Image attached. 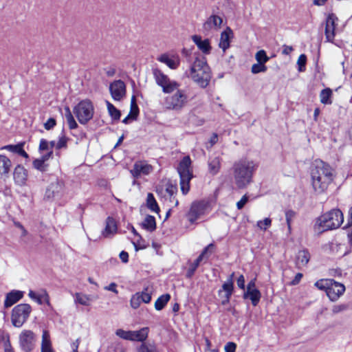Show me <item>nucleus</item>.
Returning a JSON list of instances; mask_svg holds the SVG:
<instances>
[{
    "label": "nucleus",
    "instance_id": "nucleus-1",
    "mask_svg": "<svg viewBox=\"0 0 352 352\" xmlns=\"http://www.w3.org/2000/svg\"><path fill=\"white\" fill-rule=\"evenodd\" d=\"M257 168L254 161L246 158L234 162L230 170L236 187L239 189L246 188L253 182V175Z\"/></svg>",
    "mask_w": 352,
    "mask_h": 352
},
{
    "label": "nucleus",
    "instance_id": "nucleus-2",
    "mask_svg": "<svg viewBox=\"0 0 352 352\" xmlns=\"http://www.w3.org/2000/svg\"><path fill=\"white\" fill-rule=\"evenodd\" d=\"M333 169L329 164L322 161L316 160L311 166L312 186L315 191L323 192L333 181Z\"/></svg>",
    "mask_w": 352,
    "mask_h": 352
},
{
    "label": "nucleus",
    "instance_id": "nucleus-3",
    "mask_svg": "<svg viewBox=\"0 0 352 352\" xmlns=\"http://www.w3.org/2000/svg\"><path fill=\"white\" fill-rule=\"evenodd\" d=\"M343 220L342 211L340 209H332L317 219L314 229L319 233L336 229L341 226Z\"/></svg>",
    "mask_w": 352,
    "mask_h": 352
},
{
    "label": "nucleus",
    "instance_id": "nucleus-4",
    "mask_svg": "<svg viewBox=\"0 0 352 352\" xmlns=\"http://www.w3.org/2000/svg\"><path fill=\"white\" fill-rule=\"evenodd\" d=\"M190 157L187 155L183 157L177 167V172L180 178L181 190L184 195H186L189 192L190 182L193 177L192 172L190 170Z\"/></svg>",
    "mask_w": 352,
    "mask_h": 352
},
{
    "label": "nucleus",
    "instance_id": "nucleus-5",
    "mask_svg": "<svg viewBox=\"0 0 352 352\" xmlns=\"http://www.w3.org/2000/svg\"><path fill=\"white\" fill-rule=\"evenodd\" d=\"M176 92L166 96L163 102V106L166 110L181 111L188 103V99L186 91L177 89Z\"/></svg>",
    "mask_w": 352,
    "mask_h": 352
},
{
    "label": "nucleus",
    "instance_id": "nucleus-6",
    "mask_svg": "<svg viewBox=\"0 0 352 352\" xmlns=\"http://www.w3.org/2000/svg\"><path fill=\"white\" fill-rule=\"evenodd\" d=\"M73 112L81 124H86L93 118L94 105L90 100H82L74 107Z\"/></svg>",
    "mask_w": 352,
    "mask_h": 352
},
{
    "label": "nucleus",
    "instance_id": "nucleus-7",
    "mask_svg": "<svg viewBox=\"0 0 352 352\" xmlns=\"http://www.w3.org/2000/svg\"><path fill=\"white\" fill-rule=\"evenodd\" d=\"M152 72L156 84L162 87V91L164 94H170L179 88V84L175 80H170L160 69L154 68L152 69Z\"/></svg>",
    "mask_w": 352,
    "mask_h": 352
},
{
    "label": "nucleus",
    "instance_id": "nucleus-8",
    "mask_svg": "<svg viewBox=\"0 0 352 352\" xmlns=\"http://www.w3.org/2000/svg\"><path fill=\"white\" fill-rule=\"evenodd\" d=\"M32 311L29 304H19L15 306L12 311L11 320L15 327H21L28 320Z\"/></svg>",
    "mask_w": 352,
    "mask_h": 352
},
{
    "label": "nucleus",
    "instance_id": "nucleus-9",
    "mask_svg": "<svg viewBox=\"0 0 352 352\" xmlns=\"http://www.w3.org/2000/svg\"><path fill=\"white\" fill-rule=\"evenodd\" d=\"M209 207L208 201L204 200L195 201L191 204L190 208L186 217L191 224L199 219L202 215L205 214Z\"/></svg>",
    "mask_w": 352,
    "mask_h": 352
},
{
    "label": "nucleus",
    "instance_id": "nucleus-10",
    "mask_svg": "<svg viewBox=\"0 0 352 352\" xmlns=\"http://www.w3.org/2000/svg\"><path fill=\"white\" fill-rule=\"evenodd\" d=\"M19 344L23 352H31L35 346V335L30 330H24L19 335Z\"/></svg>",
    "mask_w": 352,
    "mask_h": 352
},
{
    "label": "nucleus",
    "instance_id": "nucleus-11",
    "mask_svg": "<svg viewBox=\"0 0 352 352\" xmlns=\"http://www.w3.org/2000/svg\"><path fill=\"white\" fill-rule=\"evenodd\" d=\"M190 76L200 87L206 88L209 85L212 77L210 68L205 67L204 70L190 73Z\"/></svg>",
    "mask_w": 352,
    "mask_h": 352
},
{
    "label": "nucleus",
    "instance_id": "nucleus-12",
    "mask_svg": "<svg viewBox=\"0 0 352 352\" xmlns=\"http://www.w3.org/2000/svg\"><path fill=\"white\" fill-rule=\"evenodd\" d=\"M64 188V182L62 180L56 179L52 182L46 189L45 199L50 200L62 195Z\"/></svg>",
    "mask_w": 352,
    "mask_h": 352
},
{
    "label": "nucleus",
    "instance_id": "nucleus-13",
    "mask_svg": "<svg viewBox=\"0 0 352 352\" xmlns=\"http://www.w3.org/2000/svg\"><path fill=\"white\" fill-rule=\"evenodd\" d=\"M109 91L112 98L117 101L121 100L126 94V85L122 80H114L110 84Z\"/></svg>",
    "mask_w": 352,
    "mask_h": 352
},
{
    "label": "nucleus",
    "instance_id": "nucleus-14",
    "mask_svg": "<svg viewBox=\"0 0 352 352\" xmlns=\"http://www.w3.org/2000/svg\"><path fill=\"white\" fill-rule=\"evenodd\" d=\"M345 292V286L331 279L327 295L331 301H336Z\"/></svg>",
    "mask_w": 352,
    "mask_h": 352
},
{
    "label": "nucleus",
    "instance_id": "nucleus-15",
    "mask_svg": "<svg viewBox=\"0 0 352 352\" xmlns=\"http://www.w3.org/2000/svg\"><path fill=\"white\" fill-rule=\"evenodd\" d=\"M338 21V17L333 13L329 14L326 19L324 34L327 41L328 42H333L334 39L336 26V22Z\"/></svg>",
    "mask_w": 352,
    "mask_h": 352
},
{
    "label": "nucleus",
    "instance_id": "nucleus-16",
    "mask_svg": "<svg viewBox=\"0 0 352 352\" xmlns=\"http://www.w3.org/2000/svg\"><path fill=\"white\" fill-rule=\"evenodd\" d=\"M223 19L218 15L212 14L203 24V30L206 33L210 32L212 29L218 30L221 28Z\"/></svg>",
    "mask_w": 352,
    "mask_h": 352
},
{
    "label": "nucleus",
    "instance_id": "nucleus-17",
    "mask_svg": "<svg viewBox=\"0 0 352 352\" xmlns=\"http://www.w3.org/2000/svg\"><path fill=\"white\" fill-rule=\"evenodd\" d=\"M152 170V166L142 162H137L131 170V173L134 178H139L142 175H148Z\"/></svg>",
    "mask_w": 352,
    "mask_h": 352
},
{
    "label": "nucleus",
    "instance_id": "nucleus-18",
    "mask_svg": "<svg viewBox=\"0 0 352 352\" xmlns=\"http://www.w3.org/2000/svg\"><path fill=\"white\" fill-rule=\"evenodd\" d=\"M192 40L197 46L199 50H200L204 54H209L210 53L212 47L208 38L202 40L201 36L195 34L192 36Z\"/></svg>",
    "mask_w": 352,
    "mask_h": 352
},
{
    "label": "nucleus",
    "instance_id": "nucleus-19",
    "mask_svg": "<svg viewBox=\"0 0 352 352\" xmlns=\"http://www.w3.org/2000/svg\"><path fill=\"white\" fill-rule=\"evenodd\" d=\"M233 37V32L230 28L227 27L226 29L221 34L219 46L225 52L230 46V40Z\"/></svg>",
    "mask_w": 352,
    "mask_h": 352
},
{
    "label": "nucleus",
    "instance_id": "nucleus-20",
    "mask_svg": "<svg viewBox=\"0 0 352 352\" xmlns=\"http://www.w3.org/2000/svg\"><path fill=\"white\" fill-rule=\"evenodd\" d=\"M52 155L53 151H50L49 152H47V153L43 155L41 158L35 159L32 162L33 167L41 172L46 171L48 165L45 162L52 157Z\"/></svg>",
    "mask_w": 352,
    "mask_h": 352
},
{
    "label": "nucleus",
    "instance_id": "nucleus-21",
    "mask_svg": "<svg viewBox=\"0 0 352 352\" xmlns=\"http://www.w3.org/2000/svg\"><path fill=\"white\" fill-rule=\"evenodd\" d=\"M14 179L19 185H24L28 179V170L21 165L15 167L14 173Z\"/></svg>",
    "mask_w": 352,
    "mask_h": 352
},
{
    "label": "nucleus",
    "instance_id": "nucleus-22",
    "mask_svg": "<svg viewBox=\"0 0 352 352\" xmlns=\"http://www.w3.org/2000/svg\"><path fill=\"white\" fill-rule=\"evenodd\" d=\"M23 296V292L19 290H12L8 293L4 301V307L8 308L17 302Z\"/></svg>",
    "mask_w": 352,
    "mask_h": 352
},
{
    "label": "nucleus",
    "instance_id": "nucleus-23",
    "mask_svg": "<svg viewBox=\"0 0 352 352\" xmlns=\"http://www.w3.org/2000/svg\"><path fill=\"white\" fill-rule=\"evenodd\" d=\"M205 67H209L207 63L206 58L201 54H197L195 57V60L190 66V73H195V72H200L204 70Z\"/></svg>",
    "mask_w": 352,
    "mask_h": 352
},
{
    "label": "nucleus",
    "instance_id": "nucleus-24",
    "mask_svg": "<svg viewBox=\"0 0 352 352\" xmlns=\"http://www.w3.org/2000/svg\"><path fill=\"white\" fill-rule=\"evenodd\" d=\"M243 299H250L253 306H257L261 298V292L256 289L246 290L243 295Z\"/></svg>",
    "mask_w": 352,
    "mask_h": 352
},
{
    "label": "nucleus",
    "instance_id": "nucleus-25",
    "mask_svg": "<svg viewBox=\"0 0 352 352\" xmlns=\"http://www.w3.org/2000/svg\"><path fill=\"white\" fill-rule=\"evenodd\" d=\"M117 231V224L113 217H108L106 219V226L102 231V235L104 237H109L115 234Z\"/></svg>",
    "mask_w": 352,
    "mask_h": 352
},
{
    "label": "nucleus",
    "instance_id": "nucleus-26",
    "mask_svg": "<svg viewBox=\"0 0 352 352\" xmlns=\"http://www.w3.org/2000/svg\"><path fill=\"white\" fill-rule=\"evenodd\" d=\"M23 146L24 142H21L15 145L9 144L4 146L3 147L1 148V149H6L10 152L17 153L19 155L27 159L29 157V155L24 151Z\"/></svg>",
    "mask_w": 352,
    "mask_h": 352
},
{
    "label": "nucleus",
    "instance_id": "nucleus-27",
    "mask_svg": "<svg viewBox=\"0 0 352 352\" xmlns=\"http://www.w3.org/2000/svg\"><path fill=\"white\" fill-rule=\"evenodd\" d=\"M148 327H143L138 331H132L131 341H138L143 343L148 338Z\"/></svg>",
    "mask_w": 352,
    "mask_h": 352
},
{
    "label": "nucleus",
    "instance_id": "nucleus-28",
    "mask_svg": "<svg viewBox=\"0 0 352 352\" xmlns=\"http://www.w3.org/2000/svg\"><path fill=\"white\" fill-rule=\"evenodd\" d=\"M141 226L150 232H154L157 228L155 218L152 215L147 214L142 222Z\"/></svg>",
    "mask_w": 352,
    "mask_h": 352
},
{
    "label": "nucleus",
    "instance_id": "nucleus-29",
    "mask_svg": "<svg viewBox=\"0 0 352 352\" xmlns=\"http://www.w3.org/2000/svg\"><path fill=\"white\" fill-rule=\"evenodd\" d=\"M221 168V159L219 157L210 158L208 161L209 172L212 175H217Z\"/></svg>",
    "mask_w": 352,
    "mask_h": 352
},
{
    "label": "nucleus",
    "instance_id": "nucleus-30",
    "mask_svg": "<svg viewBox=\"0 0 352 352\" xmlns=\"http://www.w3.org/2000/svg\"><path fill=\"white\" fill-rule=\"evenodd\" d=\"M146 207L156 213H159L160 211L158 204L153 193L148 192L146 197Z\"/></svg>",
    "mask_w": 352,
    "mask_h": 352
},
{
    "label": "nucleus",
    "instance_id": "nucleus-31",
    "mask_svg": "<svg viewBox=\"0 0 352 352\" xmlns=\"http://www.w3.org/2000/svg\"><path fill=\"white\" fill-rule=\"evenodd\" d=\"M157 60L161 63L166 64L169 68L172 69H175L179 66V63L176 62L172 58H170L168 55L166 54H163L160 56Z\"/></svg>",
    "mask_w": 352,
    "mask_h": 352
},
{
    "label": "nucleus",
    "instance_id": "nucleus-32",
    "mask_svg": "<svg viewBox=\"0 0 352 352\" xmlns=\"http://www.w3.org/2000/svg\"><path fill=\"white\" fill-rule=\"evenodd\" d=\"M333 96L332 90L330 88H325L320 91V102L324 104H332L331 97Z\"/></svg>",
    "mask_w": 352,
    "mask_h": 352
},
{
    "label": "nucleus",
    "instance_id": "nucleus-33",
    "mask_svg": "<svg viewBox=\"0 0 352 352\" xmlns=\"http://www.w3.org/2000/svg\"><path fill=\"white\" fill-rule=\"evenodd\" d=\"M170 299V295L169 294H165L160 296L155 302V309L157 311L163 309Z\"/></svg>",
    "mask_w": 352,
    "mask_h": 352
},
{
    "label": "nucleus",
    "instance_id": "nucleus-34",
    "mask_svg": "<svg viewBox=\"0 0 352 352\" xmlns=\"http://www.w3.org/2000/svg\"><path fill=\"white\" fill-rule=\"evenodd\" d=\"M11 166V161L5 155H0V174H6Z\"/></svg>",
    "mask_w": 352,
    "mask_h": 352
},
{
    "label": "nucleus",
    "instance_id": "nucleus-35",
    "mask_svg": "<svg viewBox=\"0 0 352 352\" xmlns=\"http://www.w3.org/2000/svg\"><path fill=\"white\" fill-rule=\"evenodd\" d=\"M296 258L298 264L305 266L308 263L310 259L309 252L307 250H300L298 252Z\"/></svg>",
    "mask_w": 352,
    "mask_h": 352
},
{
    "label": "nucleus",
    "instance_id": "nucleus-36",
    "mask_svg": "<svg viewBox=\"0 0 352 352\" xmlns=\"http://www.w3.org/2000/svg\"><path fill=\"white\" fill-rule=\"evenodd\" d=\"M107 106L108 112L111 116V118L113 120H119L121 116V112L119 109H118L113 104H112L109 101H107Z\"/></svg>",
    "mask_w": 352,
    "mask_h": 352
},
{
    "label": "nucleus",
    "instance_id": "nucleus-37",
    "mask_svg": "<svg viewBox=\"0 0 352 352\" xmlns=\"http://www.w3.org/2000/svg\"><path fill=\"white\" fill-rule=\"evenodd\" d=\"M352 307L351 302L342 303L338 305H335L332 307V312L334 314H337L341 312H344L350 309Z\"/></svg>",
    "mask_w": 352,
    "mask_h": 352
},
{
    "label": "nucleus",
    "instance_id": "nucleus-38",
    "mask_svg": "<svg viewBox=\"0 0 352 352\" xmlns=\"http://www.w3.org/2000/svg\"><path fill=\"white\" fill-rule=\"evenodd\" d=\"M52 344L50 333L47 331L44 330L42 335L41 351L45 349H51Z\"/></svg>",
    "mask_w": 352,
    "mask_h": 352
},
{
    "label": "nucleus",
    "instance_id": "nucleus-39",
    "mask_svg": "<svg viewBox=\"0 0 352 352\" xmlns=\"http://www.w3.org/2000/svg\"><path fill=\"white\" fill-rule=\"evenodd\" d=\"M139 107L136 104V98L135 96H133L131 101V110L130 113L131 115V120H136L139 115Z\"/></svg>",
    "mask_w": 352,
    "mask_h": 352
},
{
    "label": "nucleus",
    "instance_id": "nucleus-40",
    "mask_svg": "<svg viewBox=\"0 0 352 352\" xmlns=\"http://www.w3.org/2000/svg\"><path fill=\"white\" fill-rule=\"evenodd\" d=\"M203 260L201 259V258H199L197 257L192 263L190 264L187 272H186V277L187 278H191L196 270L197 269V267H199V265H200V263Z\"/></svg>",
    "mask_w": 352,
    "mask_h": 352
},
{
    "label": "nucleus",
    "instance_id": "nucleus-41",
    "mask_svg": "<svg viewBox=\"0 0 352 352\" xmlns=\"http://www.w3.org/2000/svg\"><path fill=\"white\" fill-rule=\"evenodd\" d=\"M331 283V278L321 279L315 283V286L320 290L325 291L327 293Z\"/></svg>",
    "mask_w": 352,
    "mask_h": 352
},
{
    "label": "nucleus",
    "instance_id": "nucleus-42",
    "mask_svg": "<svg viewBox=\"0 0 352 352\" xmlns=\"http://www.w3.org/2000/svg\"><path fill=\"white\" fill-rule=\"evenodd\" d=\"M156 347L154 344L143 342L137 348V352H155Z\"/></svg>",
    "mask_w": 352,
    "mask_h": 352
},
{
    "label": "nucleus",
    "instance_id": "nucleus-43",
    "mask_svg": "<svg viewBox=\"0 0 352 352\" xmlns=\"http://www.w3.org/2000/svg\"><path fill=\"white\" fill-rule=\"evenodd\" d=\"M255 58L258 63L264 64L270 60V57L267 56V53L264 50L258 51L255 54Z\"/></svg>",
    "mask_w": 352,
    "mask_h": 352
},
{
    "label": "nucleus",
    "instance_id": "nucleus-44",
    "mask_svg": "<svg viewBox=\"0 0 352 352\" xmlns=\"http://www.w3.org/2000/svg\"><path fill=\"white\" fill-rule=\"evenodd\" d=\"M0 343L3 344L4 347H10L11 345L10 341V335L8 332L0 329Z\"/></svg>",
    "mask_w": 352,
    "mask_h": 352
},
{
    "label": "nucleus",
    "instance_id": "nucleus-45",
    "mask_svg": "<svg viewBox=\"0 0 352 352\" xmlns=\"http://www.w3.org/2000/svg\"><path fill=\"white\" fill-rule=\"evenodd\" d=\"M267 69V66L264 63H255L252 65L251 67V72L254 74H256L261 72H265Z\"/></svg>",
    "mask_w": 352,
    "mask_h": 352
},
{
    "label": "nucleus",
    "instance_id": "nucleus-46",
    "mask_svg": "<svg viewBox=\"0 0 352 352\" xmlns=\"http://www.w3.org/2000/svg\"><path fill=\"white\" fill-rule=\"evenodd\" d=\"M214 248V243H210L208 245L205 247L202 250L201 253L198 256L201 259L208 258L212 252V249Z\"/></svg>",
    "mask_w": 352,
    "mask_h": 352
},
{
    "label": "nucleus",
    "instance_id": "nucleus-47",
    "mask_svg": "<svg viewBox=\"0 0 352 352\" xmlns=\"http://www.w3.org/2000/svg\"><path fill=\"white\" fill-rule=\"evenodd\" d=\"M307 56L305 54H300L297 60L298 70L300 72L306 70Z\"/></svg>",
    "mask_w": 352,
    "mask_h": 352
},
{
    "label": "nucleus",
    "instance_id": "nucleus-48",
    "mask_svg": "<svg viewBox=\"0 0 352 352\" xmlns=\"http://www.w3.org/2000/svg\"><path fill=\"white\" fill-rule=\"evenodd\" d=\"M116 335L124 340L131 341L132 331H124L122 329H118L116 331Z\"/></svg>",
    "mask_w": 352,
    "mask_h": 352
},
{
    "label": "nucleus",
    "instance_id": "nucleus-49",
    "mask_svg": "<svg viewBox=\"0 0 352 352\" xmlns=\"http://www.w3.org/2000/svg\"><path fill=\"white\" fill-rule=\"evenodd\" d=\"M133 244L135 251L146 249L148 246V243L142 236L136 242H133Z\"/></svg>",
    "mask_w": 352,
    "mask_h": 352
},
{
    "label": "nucleus",
    "instance_id": "nucleus-50",
    "mask_svg": "<svg viewBox=\"0 0 352 352\" xmlns=\"http://www.w3.org/2000/svg\"><path fill=\"white\" fill-rule=\"evenodd\" d=\"M166 192L170 196V199H175V195L177 192V187L176 185H173L171 183H167L166 185Z\"/></svg>",
    "mask_w": 352,
    "mask_h": 352
},
{
    "label": "nucleus",
    "instance_id": "nucleus-51",
    "mask_svg": "<svg viewBox=\"0 0 352 352\" xmlns=\"http://www.w3.org/2000/svg\"><path fill=\"white\" fill-rule=\"evenodd\" d=\"M142 302L148 303L151 300V294L147 292V288L142 292H137Z\"/></svg>",
    "mask_w": 352,
    "mask_h": 352
},
{
    "label": "nucleus",
    "instance_id": "nucleus-52",
    "mask_svg": "<svg viewBox=\"0 0 352 352\" xmlns=\"http://www.w3.org/2000/svg\"><path fill=\"white\" fill-rule=\"evenodd\" d=\"M62 133H63V135L59 138V140L56 145V148L58 150H60L62 148L67 147V142L68 138L64 135L63 131Z\"/></svg>",
    "mask_w": 352,
    "mask_h": 352
},
{
    "label": "nucleus",
    "instance_id": "nucleus-53",
    "mask_svg": "<svg viewBox=\"0 0 352 352\" xmlns=\"http://www.w3.org/2000/svg\"><path fill=\"white\" fill-rule=\"evenodd\" d=\"M222 289L227 294H232L234 291L233 280H228L223 284Z\"/></svg>",
    "mask_w": 352,
    "mask_h": 352
},
{
    "label": "nucleus",
    "instance_id": "nucleus-54",
    "mask_svg": "<svg viewBox=\"0 0 352 352\" xmlns=\"http://www.w3.org/2000/svg\"><path fill=\"white\" fill-rule=\"evenodd\" d=\"M89 298L85 295H81L78 293L76 294L75 302L82 305H88Z\"/></svg>",
    "mask_w": 352,
    "mask_h": 352
},
{
    "label": "nucleus",
    "instance_id": "nucleus-55",
    "mask_svg": "<svg viewBox=\"0 0 352 352\" xmlns=\"http://www.w3.org/2000/svg\"><path fill=\"white\" fill-rule=\"evenodd\" d=\"M130 302H131V306L133 309H138L140 307L142 302L140 300V298L138 294H137V293H135L134 295L132 296Z\"/></svg>",
    "mask_w": 352,
    "mask_h": 352
},
{
    "label": "nucleus",
    "instance_id": "nucleus-56",
    "mask_svg": "<svg viewBox=\"0 0 352 352\" xmlns=\"http://www.w3.org/2000/svg\"><path fill=\"white\" fill-rule=\"evenodd\" d=\"M272 223L270 218H265L263 221H258L257 222V226L261 229L265 230L267 227H270Z\"/></svg>",
    "mask_w": 352,
    "mask_h": 352
},
{
    "label": "nucleus",
    "instance_id": "nucleus-57",
    "mask_svg": "<svg viewBox=\"0 0 352 352\" xmlns=\"http://www.w3.org/2000/svg\"><path fill=\"white\" fill-rule=\"evenodd\" d=\"M65 118L67 120L69 128L70 129H75L78 128V125L76 122L73 115H69L67 116H65Z\"/></svg>",
    "mask_w": 352,
    "mask_h": 352
},
{
    "label": "nucleus",
    "instance_id": "nucleus-58",
    "mask_svg": "<svg viewBox=\"0 0 352 352\" xmlns=\"http://www.w3.org/2000/svg\"><path fill=\"white\" fill-rule=\"evenodd\" d=\"M295 214V212L292 210H289L285 212V219L289 229H290L291 222L292 219L294 217Z\"/></svg>",
    "mask_w": 352,
    "mask_h": 352
},
{
    "label": "nucleus",
    "instance_id": "nucleus-59",
    "mask_svg": "<svg viewBox=\"0 0 352 352\" xmlns=\"http://www.w3.org/2000/svg\"><path fill=\"white\" fill-rule=\"evenodd\" d=\"M249 200V197L247 195H244L241 199L236 203V207L238 210H241Z\"/></svg>",
    "mask_w": 352,
    "mask_h": 352
},
{
    "label": "nucleus",
    "instance_id": "nucleus-60",
    "mask_svg": "<svg viewBox=\"0 0 352 352\" xmlns=\"http://www.w3.org/2000/svg\"><path fill=\"white\" fill-rule=\"evenodd\" d=\"M38 149L41 152L43 151H47V152H49V142L47 141L45 139H41L40 141Z\"/></svg>",
    "mask_w": 352,
    "mask_h": 352
},
{
    "label": "nucleus",
    "instance_id": "nucleus-61",
    "mask_svg": "<svg viewBox=\"0 0 352 352\" xmlns=\"http://www.w3.org/2000/svg\"><path fill=\"white\" fill-rule=\"evenodd\" d=\"M56 124V120L53 118H50L44 124V127L46 130H50L55 126Z\"/></svg>",
    "mask_w": 352,
    "mask_h": 352
},
{
    "label": "nucleus",
    "instance_id": "nucleus-62",
    "mask_svg": "<svg viewBox=\"0 0 352 352\" xmlns=\"http://www.w3.org/2000/svg\"><path fill=\"white\" fill-rule=\"evenodd\" d=\"M236 344L234 342H229L225 346L226 352H235Z\"/></svg>",
    "mask_w": 352,
    "mask_h": 352
},
{
    "label": "nucleus",
    "instance_id": "nucleus-63",
    "mask_svg": "<svg viewBox=\"0 0 352 352\" xmlns=\"http://www.w3.org/2000/svg\"><path fill=\"white\" fill-rule=\"evenodd\" d=\"M237 286L241 289H245V278L243 275H240L236 280Z\"/></svg>",
    "mask_w": 352,
    "mask_h": 352
},
{
    "label": "nucleus",
    "instance_id": "nucleus-64",
    "mask_svg": "<svg viewBox=\"0 0 352 352\" xmlns=\"http://www.w3.org/2000/svg\"><path fill=\"white\" fill-rule=\"evenodd\" d=\"M117 285L115 283H111L108 286L104 287L105 290L113 292L115 294H118V292L116 289Z\"/></svg>",
    "mask_w": 352,
    "mask_h": 352
}]
</instances>
